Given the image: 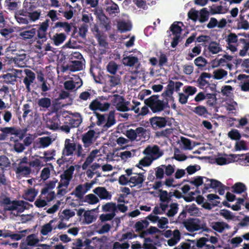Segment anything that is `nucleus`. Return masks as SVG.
Masks as SVG:
<instances>
[{"label":"nucleus","instance_id":"obj_1","mask_svg":"<svg viewBox=\"0 0 249 249\" xmlns=\"http://www.w3.org/2000/svg\"><path fill=\"white\" fill-rule=\"evenodd\" d=\"M50 20L46 19L42 23H40L39 27L36 30L35 28H30L29 27L22 28L19 33V37L24 40L28 39H33L36 40L38 44L37 48L39 49H41L42 44L47 40V30L49 27Z\"/></svg>","mask_w":249,"mask_h":249},{"label":"nucleus","instance_id":"obj_2","mask_svg":"<svg viewBox=\"0 0 249 249\" xmlns=\"http://www.w3.org/2000/svg\"><path fill=\"white\" fill-rule=\"evenodd\" d=\"M29 160L24 156L23 158L17 160L18 163L14 171L17 177H29L31 174L36 175L41 168L44 166L40 159H34Z\"/></svg>","mask_w":249,"mask_h":249},{"label":"nucleus","instance_id":"obj_3","mask_svg":"<svg viewBox=\"0 0 249 249\" xmlns=\"http://www.w3.org/2000/svg\"><path fill=\"white\" fill-rule=\"evenodd\" d=\"M145 104L148 106L153 113L164 111L166 114L170 113V106L168 101H164L159 99V95H153L144 100Z\"/></svg>","mask_w":249,"mask_h":249},{"label":"nucleus","instance_id":"obj_4","mask_svg":"<svg viewBox=\"0 0 249 249\" xmlns=\"http://www.w3.org/2000/svg\"><path fill=\"white\" fill-rule=\"evenodd\" d=\"M186 229L190 232H194L202 230L209 232L211 230L207 227L206 223L197 218H189L182 222Z\"/></svg>","mask_w":249,"mask_h":249},{"label":"nucleus","instance_id":"obj_5","mask_svg":"<svg viewBox=\"0 0 249 249\" xmlns=\"http://www.w3.org/2000/svg\"><path fill=\"white\" fill-rule=\"evenodd\" d=\"M72 116H67L64 124L60 127L63 131L68 133L72 128L78 127L82 123V117L80 113L74 112L71 114Z\"/></svg>","mask_w":249,"mask_h":249},{"label":"nucleus","instance_id":"obj_6","mask_svg":"<svg viewBox=\"0 0 249 249\" xmlns=\"http://www.w3.org/2000/svg\"><path fill=\"white\" fill-rule=\"evenodd\" d=\"M0 131L2 132L0 134V141L5 140L8 135H15L18 137L20 140H22L25 136L28 129L27 128L21 129L15 127H5L1 128Z\"/></svg>","mask_w":249,"mask_h":249},{"label":"nucleus","instance_id":"obj_7","mask_svg":"<svg viewBox=\"0 0 249 249\" xmlns=\"http://www.w3.org/2000/svg\"><path fill=\"white\" fill-rule=\"evenodd\" d=\"M113 97L112 102L117 110L122 112L130 110V108L128 106L130 104V102L126 101L123 96L119 94H114Z\"/></svg>","mask_w":249,"mask_h":249},{"label":"nucleus","instance_id":"obj_8","mask_svg":"<svg viewBox=\"0 0 249 249\" xmlns=\"http://www.w3.org/2000/svg\"><path fill=\"white\" fill-rule=\"evenodd\" d=\"M169 119L168 117L155 116L151 118L149 122L153 129L157 130L164 127L167 124L170 125L171 124L168 123Z\"/></svg>","mask_w":249,"mask_h":249},{"label":"nucleus","instance_id":"obj_9","mask_svg":"<svg viewBox=\"0 0 249 249\" xmlns=\"http://www.w3.org/2000/svg\"><path fill=\"white\" fill-rule=\"evenodd\" d=\"M55 197L54 191H51L47 195L41 196V194L35 201L34 204L36 207L41 208L47 205V203L51 202Z\"/></svg>","mask_w":249,"mask_h":249},{"label":"nucleus","instance_id":"obj_10","mask_svg":"<svg viewBox=\"0 0 249 249\" xmlns=\"http://www.w3.org/2000/svg\"><path fill=\"white\" fill-rule=\"evenodd\" d=\"M110 106V104L108 102L104 103H101L98 99L93 100L89 105V108L96 112V110L101 111H106L108 109Z\"/></svg>","mask_w":249,"mask_h":249},{"label":"nucleus","instance_id":"obj_11","mask_svg":"<svg viewBox=\"0 0 249 249\" xmlns=\"http://www.w3.org/2000/svg\"><path fill=\"white\" fill-rule=\"evenodd\" d=\"M76 143L72 142L70 139H66L62 154L64 156H72L76 150Z\"/></svg>","mask_w":249,"mask_h":249},{"label":"nucleus","instance_id":"obj_12","mask_svg":"<svg viewBox=\"0 0 249 249\" xmlns=\"http://www.w3.org/2000/svg\"><path fill=\"white\" fill-rule=\"evenodd\" d=\"M24 72L26 74L23 79V82L25 84L27 91H31V85L34 83L36 79L35 73L29 69H25Z\"/></svg>","mask_w":249,"mask_h":249},{"label":"nucleus","instance_id":"obj_13","mask_svg":"<svg viewBox=\"0 0 249 249\" xmlns=\"http://www.w3.org/2000/svg\"><path fill=\"white\" fill-rule=\"evenodd\" d=\"M144 180V176L142 174L134 173L133 176L129 178V186L131 188L136 186L141 187Z\"/></svg>","mask_w":249,"mask_h":249},{"label":"nucleus","instance_id":"obj_14","mask_svg":"<svg viewBox=\"0 0 249 249\" xmlns=\"http://www.w3.org/2000/svg\"><path fill=\"white\" fill-rule=\"evenodd\" d=\"M95 134V132L94 130H89L82 135V141L84 147H89L92 144Z\"/></svg>","mask_w":249,"mask_h":249},{"label":"nucleus","instance_id":"obj_15","mask_svg":"<svg viewBox=\"0 0 249 249\" xmlns=\"http://www.w3.org/2000/svg\"><path fill=\"white\" fill-rule=\"evenodd\" d=\"M38 191L35 188H28L27 190H24V192L22 196V197L30 202H33L36 197L38 194Z\"/></svg>","mask_w":249,"mask_h":249},{"label":"nucleus","instance_id":"obj_16","mask_svg":"<svg viewBox=\"0 0 249 249\" xmlns=\"http://www.w3.org/2000/svg\"><path fill=\"white\" fill-rule=\"evenodd\" d=\"M93 191L101 199H111V195L105 187H98Z\"/></svg>","mask_w":249,"mask_h":249},{"label":"nucleus","instance_id":"obj_17","mask_svg":"<svg viewBox=\"0 0 249 249\" xmlns=\"http://www.w3.org/2000/svg\"><path fill=\"white\" fill-rule=\"evenodd\" d=\"M23 200H13L12 205L6 208V211H17L18 213H21L25 211V206L23 204Z\"/></svg>","mask_w":249,"mask_h":249},{"label":"nucleus","instance_id":"obj_18","mask_svg":"<svg viewBox=\"0 0 249 249\" xmlns=\"http://www.w3.org/2000/svg\"><path fill=\"white\" fill-rule=\"evenodd\" d=\"M143 154L148 156H155L157 158L161 157L162 153L160 152V149L158 145H154L153 147L148 146L143 151Z\"/></svg>","mask_w":249,"mask_h":249},{"label":"nucleus","instance_id":"obj_19","mask_svg":"<svg viewBox=\"0 0 249 249\" xmlns=\"http://www.w3.org/2000/svg\"><path fill=\"white\" fill-rule=\"evenodd\" d=\"M123 63L124 66L128 67H133L135 64H138L137 69L140 65L139 62V59L137 56H133L132 54L126 57H124L123 59Z\"/></svg>","mask_w":249,"mask_h":249},{"label":"nucleus","instance_id":"obj_20","mask_svg":"<svg viewBox=\"0 0 249 249\" xmlns=\"http://www.w3.org/2000/svg\"><path fill=\"white\" fill-rule=\"evenodd\" d=\"M50 39L53 41V44L55 46H59L62 44L66 39V35L64 33H56L51 36L50 32L49 33Z\"/></svg>","mask_w":249,"mask_h":249},{"label":"nucleus","instance_id":"obj_21","mask_svg":"<svg viewBox=\"0 0 249 249\" xmlns=\"http://www.w3.org/2000/svg\"><path fill=\"white\" fill-rule=\"evenodd\" d=\"M59 117L60 115L56 114L49 119L47 122V125L50 129L54 130L58 128L60 123Z\"/></svg>","mask_w":249,"mask_h":249},{"label":"nucleus","instance_id":"obj_22","mask_svg":"<svg viewBox=\"0 0 249 249\" xmlns=\"http://www.w3.org/2000/svg\"><path fill=\"white\" fill-rule=\"evenodd\" d=\"M192 111L199 117L207 118L210 115L206 107L203 106L199 105L192 109Z\"/></svg>","mask_w":249,"mask_h":249},{"label":"nucleus","instance_id":"obj_23","mask_svg":"<svg viewBox=\"0 0 249 249\" xmlns=\"http://www.w3.org/2000/svg\"><path fill=\"white\" fill-rule=\"evenodd\" d=\"M106 11L109 15H112L113 14L115 15L116 14L120 13L118 5L112 1L107 3Z\"/></svg>","mask_w":249,"mask_h":249},{"label":"nucleus","instance_id":"obj_24","mask_svg":"<svg viewBox=\"0 0 249 249\" xmlns=\"http://www.w3.org/2000/svg\"><path fill=\"white\" fill-rule=\"evenodd\" d=\"M62 28L67 34H69L71 30V26L67 22L58 21L55 23L54 25L51 27V30L53 31L54 29Z\"/></svg>","mask_w":249,"mask_h":249},{"label":"nucleus","instance_id":"obj_25","mask_svg":"<svg viewBox=\"0 0 249 249\" xmlns=\"http://www.w3.org/2000/svg\"><path fill=\"white\" fill-rule=\"evenodd\" d=\"M115 123V111L111 110L108 115L107 122L103 125V128L107 130L108 128L114 125Z\"/></svg>","mask_w":249,"mask_h":249},{"label":"nucleus","instance_id":"obj_26","mask_svg":"<svg viewBox=\"0 0 249 249\" xmlns=\"http://www.w3.org/2000/svg\"><path fill=\"white\" fill-rule=\"evenodd\" d=\"M38 0H25L24 8L27 11H32L38 6Z\"/></svg>","mask_w":249,"mask_h":249},{"label":"nucleus","instance_id":"obj_27","mask_svg":"<svg viewBox=\"0 0 249 249\" xmlns=\"http://www.w3.org/2000/svg\"><path fill=\"white\" fill-rule=\"evenodd\" d=\"M231 189L232 192L237 194H240L246 191L247 187L243 183L239 182L235 183L231 187Z\"/></svg>","mask_w":249,"mask_h":249},{"label":"nucleus","instance_id":"obj_28","mask_svg":"<svg viewBox=\"0 0 249 249\" xmlns=\"http://www.w3.org/2000/svg\"><path fill=\"white\" fill-rule=\"evenodd\" d=\"M58 180L54 178L53 180L52 181H50L48 183L46 184L45 187H44L41 191V196H45L47 195L49 192V190L50 189H53L55 186V184L57 182Z\"/></svg>","mask_w":249,"mask_h":249},{"label":"nucleus","instance_id":"obj_29","mask_svg":"<svg viewBox=\"0 0 249 249\" xmlns=\"http://www.w3.org/2000/svg\"><path fill=\"white\" fill-rule=\"evenodd\" d=\"M175 82L170 80L165 90L162 93L163 97H171L174 91Z\"/></svg>","mask_w":249,"mask_h":249},{"label":"nucleus","instance_id":"obj_30","mask_svg":"<svg viewBox=\"0 0 249 249\" xmlns=\"http://www.w3.org/2000/svg\"><path fill=\"white\" fill-rule=\"evenodd\" d=\"M70 70L71 71H75L82 70L83 69V63L81 59L73 60L72 62L69 66Z\"/></svg>","mask_w":249,"mask_h":249},{"label":"nucleus","instance_id":"obj_31","mask_svg":"<svg viewBox=\"0 0 249 249\" xmlns=\"http://www.w3.org/2000/svg\"><path fill=\"white\" fill-rule=\"evenodd\" d=\"M62 215L60 216L61 221H68L71 217H73L75 212L70 209H65L62 212Z\"/></svg>","mask_w":249,"mask_h":249},{"label":"nucleus","instance_id":"obj_32","mask_svg":"<svg viewBox=\"0 0 249 249\" xmlns=\"http://www.w3.org/2000/svg\"><path fill=\"white\" fill-rule=\"evenodd\" d=\"M180 144L183 145V148L185 150H192L196 145L195 142H194V144L192 145L191 141L183 137H181Z\"/></svg>","mask_w":249,"mask_h":249},{"label":"nucleus","instance_id":"obj_33","mask_svg":"<svg viewBox=\"0 0 249 249\" xmlns=\"http://www.w3.org/2000/svg\"><path fill=\"white\" fill-rule=\"evenodd\" d=\"M74 171V167L73 165L70 166L68 169L64 171L62 174L60 175V178L71 180L72 178Z\"/></svg>","mask_w":249,"mask_h":249},{"label":"nucleus","instance_id":"obj_34","mask_svg":"<svg viewBox=\"0 0 249 249\" xmlns=\"http://www.w3.org/2000/svg\"><path fill=\"white\" fill-rule=\"evenodd\" d=\"M178 24H182V22H175L171 25L170 27V31L175 36H180L182 29L181 27L178 25Z\"/></svg>","mask_w":249,"mask_h":249},{"label":"nucleus","instance_id":"obj_35","mask_svg":"<svg viewBox=\"0 0 249 249\" xmlns=\"http://www.w3.org/2000/svg\"><path fill=\"white\" fill-rule=\"evenodd\" d=\"M70 181L71 180L68 179H60V181L59 182L58 186L57 187V188L59 189L57 192V195H61L63 192H64V193H66L65 189L60 188L63 187H65L66 188H67L70 184Z\"/></svg>","mask_w":249,"mask_h":249},{"label":"nucleus","instance_id":"obj_36","mask_svg":"<svg viewBox=\"0 0 249 249\" xmlns=\"http://www.w3.org/2000/svg\"><path fill=\"white\" fill-rule=\"evenodd\" d=\"M208 49L213 54L217 53L222 50L219 44L215 41L210 42L208 46Z\"/></svg>","mask_w":249,"mask_h":249},{"label":"nucleus","instance_id":"obj_37","mask_svg":"<svg viewBox=\"0 0 249 249\" xmlns=\"http://www.w3.org/2000/svg\"><path fill=\"white\" fill-rule=\"evenodd\" d=\"M38 106L43 108H48L51 105V100L47 97L39 99L37 101Z\"/></svg>","mask_w":249,"mask_h":249},{"label":"nucleus","instance_id":"obj_38","mask_svg":"<svg viewBox=\"0 0 249 249\" xmlns=\"http://www.w3.org/2000/svg\"><path fill=\"white\" fill-rule=\"evenodd\" d=\"M211 39V38L209 36L201 35L196 37V41L198 43H201L200 46L202 45V46L206 47L207 44H209Z\"/></svg>","mask_w":249,"mask_h":249},{"label":"nucleus","instance_id":"obj_39","mask_svg":"<svg viewBox=\"0 0 249 249\" xmlns=\"http://www.w3.org/2000/svg\"><path fill=\"white\" fill-rule=\"evenodd\" d=\"M205 177L202 176H196L193 178L192 180H184V181L189 182L190 184L194 185L196 187L198 188L203 184V178H205Z\"/></svg>","mask_w":249,"mask_h":249},{"label":"nucleus","instance_id":"obj_40","mask_svg":"<svg viewBox=\"0 0 249 249\" xmlns=\"http://www.w3.org/2000/svg\"><path fill=\"white\" fill-rule=\"evenodd\" d=\"M117 207L115 203L108 202L102 206V210L104 212H108L115 213Z\"/></svg>","mask_w":249,"mask_h":249},{"label":"nucleus","instance_id":"obj_41","mask_svg":"<svg viewBox=\"0 0 249 249\" xmlns=\"http://www.w3.org/2000/svg\"><path fill=\"white\" fill-rule=\"evenodd\" d=\"M98 18L103 26L107 29L109 27V18L105 15V14L101 11L98 14Z\"/></svg>","mask_w":249,"mask_h":249},{"label":"nucleus","instance_id":"obj_42","mask_svg":"<svg viewBox=\"0 0 249 249\" xmlns=\"http://www.w3.org/2000/svg\"><path fill=\"white\" fill-rule=\"evenodd\" d=\"M213 78L214 79L220 80L222 79L225 76H227L228 72L226 71L220 69L215 70L213 72Z\"/></svg>","mask_w":249,"mask_h":249},{"label":"nucleus","instance_id":"obj_43","mask_svg":"<svg viewBox=\"0 0 249 249\" xmlns=\"http://www.w3.org/2000/svg\"><path fill=\"white\" fill-rule=\"evenodd\" d=\"M206 99V104L209 107H214L216 104L217 99L215 94L207 93Z\"/></svg>","mask_w":249,"mask_h":249},{"label":"nucleus","instance_id":"obj_44","mask_svg":"<svg viewBox=\"0 0 249 249\" xmlns=\"http://www.w3.org/2000/svg\"><path fill=\"white\" fill-rule=\"evenodd\" d=\"M86 193V191H85L84 186L82 184L77 186L74 190L75 196L79 199L82 198Z\"/></svg>","mask_w":249,"mask_h":249},{"label":"nucleus","instance_id":"obj_45","mask_svg":"<svg viewBox=\"0 0 249 249\" xmlns=\"http://www.w3.org/2000/svg\"><path fill=\"white\" fill-rule=\"evenodd\" d=\"M5 170L4 168H0V186H6L10 182L4 174Z\"/></svg>","mask_w":249,"mask_h":249},{"label":"nucleus","instance_id":"obj_46","mask_svg":"<svg viewBox=\"0 0 249 249\" xmlns=\"http://www.w3.org/2000/svg\"><path fill=\"white\" fill-rule=\"evenodd\" d=\"M209 17V13L206 8L202 9L199 13L198 20L200 23H204L207 21Z\"/></svg>","mask_w":249,"mask_h":249},{"label":"nucleus","instance_id":"obj_47","mask_svg":"<svg viewBox=\"0 0 249 249\" xmlns=\"http://www.w3.org/2000/svg\"><path fill=\"white\" fill-rule=\"evenodd\" d=\"M53 222V220H51L48 223L44 225L42 227L40 232L42 235H46L52 231V224Z\"/></svg>","mask_w":249,"mask_h":249},{"label":"nucleus","instance_id":"obj_48","mask_svg":"<svg viewBox=\"0 0 249 249\" xmlns=\"http://www.w3.org/2000/svg\"><path fill=\"white\" fill-rule=\"evenodd\" d=\"M23 12H18V13H17L15 14V18L16 19L17 21L19 23H22V24H28V19L26 17V16L24 15L22 13Z\"/></svg>","mask_w":249,"mask_h":249},{"label":"nucleus","instance_id":"obj_49","mask_svg":"<svg viewBox=\"0 0 249 249\" xmlns=\"http://www.w3.org/2000/svg\"><path fill=\"white\" fill-rule=\"evenodd\" d=\"M228 225L224 222H216L213 223L212 228L220 233L222 232L225 229V227H227Z\"/></svg>","mask_w":249,"mask_h":249},{"label":"nucleus","instance_id":"obj_50","mask_svg":"<svg viewBox=\"0 0 249 249\" xmlns=\"http://www.w3.org/2000/svg\"><path fill=\"white\" fill-rule=\"evenodd\" d=\"M184 208L191 215H195L198 213V209L196 206V205L193 204L192 205H186Z\"/></svg>","mask_w":249,"mask_h":249},{"label":"nucleus","instance_id":"obj_51","mask_svg":"<svg viewBox=\"0 0 249 249\" xmlns=\"http://www.w3.org/2000/svg\"><path fill=\"white\" fill-rule=\"evenodd\" d=\"M108 82L111 87H114L120 83V77L119 75H108Z\"/></svg>","mask_w":249,"mask_h":249},{"label":"nucleus","instance_id":"obj_52","mask_svg":"<svg viewBox=\"0 0 249 249\" xmlns=\"http://www.w3.org/2000/svg\"><path fill=\"white\" fill-rule=\"evenodd\" d=\"M170 209L167 212L166 214L169 217L174 216L178 211V204L177 203H173L170 204Z\"/></svg>","mask_w":249,"mask_h":249},{"label":"nucleus","instance_id":"obj_53","mask_svg":"<svg viewBox=\"0 0 249 249\" xmlns=\"http://www.w3.org/2000/svg\"><path fill=\"white\" fill-rule=\"evenodd\" d=\"M85 202L89 204H95L99 202V199L95 195L90 194L85 196Z\"/></svg>","mask_w":249,"mask_h":249},{"label":"nucleus","instance_id":"obj_54","mask_svg":"<svg viewBox=\"0 0 249 249\" xmlns=\"http://www.w3.org/2000/svg\"><path fill=\"white\" fill-rule=\"evenodd\" d=\"M194 63L199 69H202L206 66L207 64V61L202 56H199L195 59Z\"/></svg>","mask_w":249,"mask_h":249},{"label":"nucleus","instance_id":"obj_55","mask_svg":"<svg viewBox=\"0 0 249 249\" xmlns=\"http://www.w3.org/2000/svg\"><path fill=\"white\" fill-rule=\"evenodd\" d=\"M228 137L232 140H239L241 137L239 131L235 129H233L228 132Z\"/></svg>","mask_w":249,"mask_h":249},{"label":"nucleus","instance_id":"obj_56","mask_svg":"<svg viewBox=\"0 0 249 249\" xmlns=\"http://www.w3.org/2000/svg\"><path fill=\"white\" fill-rule=\"evenodd\" d=\"M93 113L95 114V118L97 120L96 124L98 126H100L105 124L106 122V117L105 115L101 114L96 112H94Z\"/></svg>","mask_w":249,"mask_h":249},{"label":"nucleus","instance_id":"obj_57","mask_svg":"<svg viewBox=\"0 0 249 249\" xmlns=\"http://www.w3.org/2000/svg\"><path fill=\"white\" fill-rule=\"evenodd\" d=\"M117 64L114 61H110L107 66V71L111 74H115L118 69Z\"/></svg>","mask_w":249,"mask_h":249},{"label":"nucleus","instance_id":"obj_58","mask_svg":"<svg viewBox=\"0 0 249 249\" xmlns=\"http://www.w3.org/2000/svg\"><path fill=\"white\" fill-rule=\"evenodd\" d=\"M39 139V143L43 148L48 147L52 142V139L48 136L41 137Z\"/></svg>","mask_w":249,"mask_h":249},{"label":"nucleus","instance_id":"obj_59","mask_svg":"<svg viewBox=\"0 0 249 249\" xmlns=\"http://www.w3.org/2000/svg\"><path fill=\"white\" fill-rule=\"evenodd\" d=\"M118 28L121 33H123L130 31L131 29V27L128 23L122 21L118 24Z\"/></svg>","mask_w":249,"mask_h":249},{"label":"nucleus","instance_id":"obj_60","mask_svg":"<svg viewBox=\"0 0 249 249\" xmlns=\"http://www.w3.org/2000/svg\"><path fill=\"white\" fill-rule=\"evenodd\" d=\"M184 92L188 96L195 94L196 91L197 89L196 87L191 86H186L183 88Z\"/></svg>","mask_w":249,"mask_h":249},{"label":"nucleus","instance_id":"obj_61","mask_svg":"<svg viewBox=\"0 0 249 249\" xmlns=\"http://www.w3.org/2000/svg\"><path fill=\"white\" fill-rule=\"evenodd\" d=\"M54 152L55 151L52 152L49 151H45L44 153V156L43 157L40 156L39 158L40 159L43 160L45 162H47L53 160L54 159L53 156L55 155Z\"/></svg>","mask_w":249,"mask_h":249},{"label":"nucleus","instance_id":"obj_62","mask_svg":"<svg viewBox=\"0 0 249 249\" xmlns=\"http://www.w3.org/2000/svg\"><path fill=\"white\" fill-rule=\"evenodd\" d=\"M89 26L87 24H82L79 28L78 34L80 37L85 38L88 31Z\"/></svg>","mask_w":249,"mask_h":249},{"label":"nucleus","instance_id":"obj_63","mask_svg":"<svg viewBox=\"0 0 249 249\" xmlns=\"http://www.w3.org/2000/svg\"><path fill=\"white\" fill-rule=\"evenodd\" d=\"M136 137H139L140 139L141 138H146V133L147 130L142 127H139L135 129Z\"/></svg>","mask_w":249,"mask_h":249},{"label":"nucleus","instance_id":"obj_64","mask_svg":"<svg viewBox=\"0 0 249 249\" xmlns=\"http://www.w3.org/2000/svg\"><path fill=\"white\" fill-rule=\"evenodd\" d=\"M153 242V240L150 237L145 238L144 242L143 244L142 247L144 249H158L157 248L152 244H148L147 243Z\"/></svg>","mask_w":249,"mask_h":249}]
</instances>
